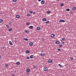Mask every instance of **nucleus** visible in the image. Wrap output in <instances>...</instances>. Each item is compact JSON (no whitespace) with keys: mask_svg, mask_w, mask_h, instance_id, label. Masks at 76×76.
Returning <instances> with one entry per match:
<instances>
[{"mask_svg":"<svg viewBox=\"0 0 76 76\" xmlns=\"http://www.w3.org/2000/svg\"><path fill=\"white\" fill-rule=\"evenodd\" d=\"M58 66H60V68H63V67H64V66H63L61 65L60 64H58Z\"/></svg>","mask_w":76,"mask_h":76,"instance_id":"6","label":"nucleus"},{"mask_svg":"<svg viewBox=\"0 0 76 76\" xmlns=\"http://www.w3.org/2000/svg\"><path fill=\"white\" fill-rule=\"evenodd\" d=\"M41 29V28L40 27H38L37 28V31H39Z\"/></svg>","mask_w":76,"mask_h":76,"instance_id":"8","label":"nucleus"},{"mask_svg":"<svg viewBox=\"0 0 76 76\" xmlns=\"http://www.w3.org/2000/svg\"><path fill=\"white\" fill-rule=\"evenodd\" d=\"M0 15H1V14H2V13L0 12Z\"/></svg>","mask_w":76,"mask_h":76,"instance_id":"50","label":"nucleus"},{"mask_svg":"<svg viewBox=\"0 0 76 76\" xmlns=\"http://www.w3.org/2000/svg\"><path fill=\"white\" fill-rule=\"evenodd\" d=\"M16 18H20V15H16Z\"/></svg>","mask_w":76,"mask_h":76,"instance_id":"15","label":"nucleus"},{"mask_svg":"<svg viewBox=\"0 0 76 76\" xmlns=\"http://www.w3.org/2000/svg\"><path fill=\"white\" fill-rule=\"evenodd\" d=\"M71 14H72V13H73V12H71Z\"/></svg>","mask_w":76,"mask_h":76,"instance_id":"48","label":"nucleus"},{"mask_svg":"<svg viewBox=\"0 0 76 76\" xmlns=\"http://www.w3.org/2000/svg\"><path fill=\"white\" fill-rule=\"evenodd\" d=\"M6 48V47L4 46V47H3V48Z\"/></svg>","mask_w":76,"mask_h":76,"instance_id":"45","label":"nucleus"},{"mask_svg":"<svg viewBox=\"0 0 76 76\" xmlns=\"http://www.w3.org/2000/svg\"><path fill=\"white\" fill-rule=\"evenodd\" d=\"M42 39V41H44V40H45V39Z\"/></svg>","mask_w":76,"mask_h":76,"instance_id":"39","label":"nucleus"},{"mask_svg":"<svg viewBox=\"0 0 76 76\" xmlns=\"http://www.w3.org/2000/svg\"><path fill=\"white\" fill-rule=\"evenodd\" d=\"M50 23V21H48L45 22L46 23Z\"/></svg>","mask_w":76,"mask_h":76,"instance_id":"31","label":"nucleus"},{"mask_svg":"<svg viewBox=\"0 0 76 76\" xmlns=\"http://www.w3.org/2000/svg\"><path fill=\"white\" fill-rule=\"evenodd\" d=\"M61 42H63L62 41V40H61Z\"/></svg>","mask_w":76,"mask_h":76,"instance_id":"52","label":"nucleus"},{"mask_svg":"<svg viewBox=\"0 0 76 76\" xmlns=\"http://www.w3.org/2000/svg\"><path fill=\"white\" fill-rule=\"evenodd\" d=\"M59 47H63V45H59Z\"/></svg>","mask_w":76,"mask_h":76,"instance_id":"32","label":"nucleus"},{"mask_svg":"<svg viewBox=\"0 0 76 76\" xmlns=\"http://www.w3.org/2000/svg\"><path fill=\"white\" fill-rule=\"evenodd\" d=\"M72 9L73 10H75L76 9V7H73L72 8Z\"/></svg>","mask_w":76,"mask_h":76,"instance_id":"19","label":"nucleus"},{"mask_svg":"<svg viewBox=\"0 0 76 76\" xmlns=\"http://www.w3.org/2000/svg\"><path fill=\"white\" fill-rule=\"evenodd\" d=\"M41 56H45V54L44 53H41Z\"/></svg>","mask_w":76,"mask_h":76,"instance_id":"22","label":"nucleus"},{"mask_svg":"<svg viewBox=\"0 0 76 76\" xmlns=\"http://www.w3.org/2000/svg\"><path fill=\"white\" fill-rule=\"evenodd\" d=\"M33 68H34V69H35V68H36V66H33Z\"/></svg>","mask_w":76,"mask_h":76,"instance_id":"36","label":"nucleus"},{"mask_svg":"<svg viewBox=\"0 0 76 76\" xmlns=\"http://www.w3.org/2000/svg\"><path fill=\"white\" fill-rule=\"evenodd\" d=\"M70 59H71V60H73V58H71Z\"/></svg>","mask_w":76,"mask_h":76,"instance_id":"37","label":"nucleus"},{"mask_svg":"<svg viewBox=\"0 0 76 76\" xmlns=\"http://www.w3.org/2000/svg\"><path fill=\"white\" fill-rule=\"evenodd\" d=\"M57 1H60V0H57Z\"/></svg>","mask_w":76,"mask_h":76,"instance_id":"49","label":"nucleus"},{"mask_svg":"<svg viewBox=\"0 0 76 76\" xmlns=\"http://www.w3.org/2000/svg\"><path fill=\"white\" fill-rule=\"evenodd\" d=\"M48 62L49 63H52V62H53V61L51 59H49L48 60Z\"/></svg>","mask_w":76,"mask_h":76,"instance_id":"4","label":"nucleus"},{"mask_svg":"<svg viewBox=\"0 0 76 76\" xmlns=\"http://www.w3.org/2000/svg\"><path fill=\"white\" fill-rule=\"evenodd\" d=\"M17 41H16V40L14 41L15 42H17Z\"/></svg>","mask_w":76,"mask_h":76,"instance_id":"44","label":"nucleus"},{"mask_svg":"<svg viewBox=\"0 0 76 76\" xmlns=\"http://www.w3.org/2000/svg\"><path fill=\"white\" fill-rule=\"evenodd\" d=\"M13 1H14V2H16V1H17V0H13Z\"/></svg>","mask_w":76,"mask_h":76,"instance_id":"38","label":"nucleus"},{"mask_svg":"<svg viewBox=\"0 0 76 76\" xmlns=\"http://www.w3.org/2000/svg\"><path fill=\"white\" fill-rule=\"evenodd\" d=\"M26 53H27V54H28V53H30V51H29V50H27L26 51Z\"/></svg>","mask_w":76,"mask_h":76,"instance_id":"9","label":"nucleus"},{"mask_svg":"<svg viewBox=\"0 0 76 76\" xmlns=\"http://www.w3.org/2000/svg\"><path fill=\"white\" fill-rule=\"evenodd\" d=\"M59 22L63 23L64 22H65L66 21H65L64 20L61 19L60 20Z\"/></svg>","mask_w":76,"mask_h":76,"instance_id":"1","label":"nucleus"},{"mask_svg":"<svg viewBox=\"0 0 76 76\" xmlns=\"http://www.w3.org/2000/svg\"><path fill=\"white\" fill-rule=\"evenodd\" d=\"M29 28L30 29H32L33 28V26H29Z\"/></svg>","mask_w":76,"mask_h":76,"instance_id":"17","label":"nucleus"},{"mask_svg":"<svg viewBox=\"0 0 76 76\" xmlns=\"http://www.w3.org/2000/svg\"><path fill=\"white\" fill-rule=\"evenodd\" d=\"M12 76H15V74H13L12 75Z\"/></svg>","mask_w":76,"mask_h":76,"instance_id":"42","label":"nucleus"},{"mask_svg":"<svg viewBox=\"0 0 76 76\" xmlns=\"http://www.w3.org/2000/svg\"><path fill=\"white\" fill-rule=\"evenodd\" d=\"M26 72L27 73H29V72H30V69H27L26 70Z\"/></svg>","mask_w":76,"mask_h":76,"instance_id":"14","label":"nucleus"},{"mask_svg":"<svg viewBox=\"0 0 76 76\" xmlns=\"http://www.w3.org/2000/svg\"><path fill=\"white\" fill-rule=\"evenodd\" d=\"M62 43L63 44H64V42H62Z\"/></svg>","mask_w":76,"mask_h":76,"instance_id":"40","label":"nucleus"},{"mask_svg":"<svg viewBox=\"0 0 76 76\" xmlns=\"http://www.w3.org/2000/svg\"><path fill=\"white\" fill-rule=\"evenodd\" d=\"M43 70L45 72H47L48 70V68L47 67H45Z\"/></svg>","mask_w":76,"mask_h":76,"instance_id":"2","label":"nucleus"},{"mask_svg":"<svg viewBox=\"0 0 76 76\" xmlns=\"http://www.w3.org/2000/svg\"><path fill=\"white\" fill-rule=\"evenodd\" d=\"M27 59H29V57H27Z\"/></svg>","mask_w":76,"mask_h":76,"instance_id":"41","label":"nucleus"},{"mask_svg":"<svg viewBox=\"0 0 76 76\" xmlns=\"http://www.w3.org/2000/svg\"><path fill=\"white\" fill-rule=\"evenodd\" d=\"M3 22V20L0 19V23H2Z\"/></svg>","mask_w":76,"mask_h":76,"instance_id":"27","label":"nucleus"},{"mask_svg":"<svg viewBox=\"0 0 76 76\" xmlns=\"http://www.w3.org/2000/svg\"><path fill=\"white\" fill-rule=\"evenodd\" d=\"M51 13V12L50 11H47V13Z\"/></svg>","mask_w":76,"mask_h":76,"instance_id":"25","label":"nucleus"},{"mask_svg":"<svg viewBox=\"0 0 76 76\" xmlns=\"http://www.w3.org/2000/svg\"><path fill=\"white\" fill-rule=\"evenodd\" d=\"M47 20V19L45 18H43L42 19V21H43L44 22H45V21H46Z\"/></svg>","mask_w":76,"mask_h":76,"instance_id":"13","label":"nucleus"},{"mask_svg":"<svg viewBox=\"0 0 76 76\" xmlns=\"http://www.w3.org/2000/svg\"><path fill=\"white\" fill-rule=\"evenodd\" d=\"M41 4H45V1L44 0H42L41 1Z\"/></svg>","mask_w":76,"mask_h":76,"instance_id":"3","label":"nucleus"},{"mask_svg":"<svg viewBox=\"0 0 76 76\" xmlns=\"http://www.w3.org/2000/svg\"><path fill=\"white\" fill-rule=\"evenodd\" d=\"M24 40H25V41H28V39L27 38H24Z\"/></svg>","mask_w":76,"mask_h":76,"instance_id":"24","label":"nucleus"},{"mask_svg":"<svg viewBox=\"0 0 76 76\" xmlns=\"http://www.w3.org/2000/svg\"><path fill=\"white\" fill-rule=\"evenodd\" d=\"M9 43L10 45H13V43H12V42H11V41H10L9 42Z\"/></svg>","mask_w":76,"mask_h":76,"instance_id":"11","label":"nucleus"},{"mask_svg":"<svg viewBox=\"0 0 76 76\" xmlns=\"http://www.w3.org/2000/svg\"><path fill=\"white\" fill-rule=\"evenodd\" d=\"M29 44L30 46H32V45H33L34 43L32 42H30L29 43Z\"/></svg>","mask_w":76,"mask_h":76,"instance_id":"5","label":"nucleus"},{"mask_svg":"<svg viewBox=\"0 0 76 76\" xmlns=\"http://www.w3.org/2000/svg\"><path fill=\"white\" fill-rule=\"evenodd\" d=\"M5 67H8L9 66V65H8V64H6L5 65Z\"/></svg>","mask_w":76,"mask_h":76,"instance_id":"28","label":"nucleus"},{"mask_svg":"<svg viewBox=\"0 0 76 76\" xmlns=\"http://www.w3.org/2000/svg\"><path fill=\"white\" fill-rule=\"evenodd\" d=\"M6 26L8 28H9V26L8 25H6Z\"/></svg>","mask_w":76,"mask_h":76,"instance_id":"34","label":"nucleus"},{"mask_svg":"<svg viewBox=\"0 0 76 76\" xmlns=\"http://www.w3.org/2000/svg\"><path fill=\"white\" fill-rule=\"evenodd\" d=\"M34 57V55H32L30 56V58H32Z\"/></svg>","mask_w":76,"mask_h":76,"instance_id":"12","label":"nucleus"},{"mask_svg":"<svg viewBox=\"0 0 76 76\" xmlns=\"http://www.w3.org/2000/svg\"><path fill=\"white\" fill-rule=\"evenodd\" d=\"M16 64H17V65H19L20 64V62L19 61L17 62L16 63Z\"/></svg>","mask_w":76,"mask_h":76,"instance_id":"16","label":"nucleus"},{"mask_svg":"<svg viewBox=\"0 0 76 76\" xmlns=\"http://www.w3.org/2000/svg\"><path fill=\"white\" fill-rule=\"evenodd\" d=\"M25 32H26V33H27V34H29V31H28L27 30H25Z\"/></svg>","mask_w":76,"mask_h":76,"instance_id":"10","label":"nucleus"},{"mask_svg":"<svg viewBox=\"0 0 76 76\" xmlns=\"http://www.w3.org/2000/svg\"><path fill=\"white\" fill-rule=\"evenodd\" d=\"M60 6H61L62 7V6H64V4L63 3L61 4Z\"/></svg>","mask_w":76,"mask_h":76,"instance_id":"23","label":"nucleus"},{"mask_svg":"<svg viewBox=\"0 0 76 76\" xmlns=\"http://www.w3.org/2000/svg\"><path fill=\"white\" fill-rule=\"evenodd\" d=\"M38 1H41V0H38Z\"/></svg>","mask_w":76,"mask_h":76,"instance_id":"46","label":"nucleus"},{"mask_svg":"<svg viewBox=\"0 0 76 76\" xmlns=\"http://www.w3.org/2000/svg\"><path fill=\"white\" fill-rule=\"evenodd\" d=\"M42 53H44V52H42Z\"/></svg>","mask_w":76,"mask_h":76,"instance_id":"53","label":"nucleus"},{"mask_svg":"<svg viewBox=\"0 0 76 76\" xmlns=\"http://www.w3.org/2000/svg\"><path fill=\"white\" fill-rule=\"evenodd\" d=\"M55 35H54V34H51L50 37H51V38H53L54 37H55Z\"/></svg>","mask_w":76,"mask_h":76,"instance_id":"7","label":"nucleus"},{"mask_svg":"<svg viewBox=\"0 0 76 76\" xmlns=\"http://www.w3.org/2000/svg\"><path fill=\"white\" fill-rule=\"evenodd\" d=\"M9 24L10 25H11V23H9Z\"/></svg>","mask_w":76,"mask_h":76,"instance_id":"51","label":"nucleus"},{"mask_svg":"<svg viewBox=\"0 0 76 76\" xmlns=\"http://www.w3.org/2000/svg\"><path fill=\"white\" fill-rule=\"evenodd\" d=\"M0 59H1V55H0Z\"/></svg>","mask_w":76,"mask_h":76,"instance_id":"43","label":"nucleus"},{"mask_svg":"<svg viewBox=\"0 0 76 76\" xmlns=\"http://www.w3.org/2000/svg\"><path fill=\"white\" fill-rule=\"evenodd\" d=\"M56 44H59V42L58 41H56Z\"/></svg>","mask_w":76,"mask_h":76,"instance_id":"21","label":"nucleus"},{"mask_svg":"<svg viewBox=\"0 0 76 76\" xmlns=\"http://www.w3.org/2000/svg\"><path fill=\"white\" fill-rule=\"evenodd\" d=\"M66 11H67V12H69V11H70V9L68 8L66 9Z\"/></svg>","mask_w":76,"mask_h":76,"instance_id":"20","label":"nucleus"},{"mask_svg":"<svg viewBox=\"0 0 76 76\" xmlns=\"http://www.w3.org/2000/svg\"><path fill=\"white\" fill-rule=\"evenodd\" d=\"M27 16H31V14H27Z\"/></svg>","mask_w":76,"mask_h":76,"instance_id":"26","label":"nucleus"},{"mask_svg":"<svg viewBox=\"0 0 76 76\" xmlns=\"http://www.w3.org/2000/svg\"><path fill=\"white\" fill-rule=\"evenodd\" d=\"M58 51H61V49L58 48Z\"/></svg>","mask_w":76,"mask_h":76,"instance_id":"29","label":"nucleus"},{"mask_svg":"<svg viewBox=\"0 0 76 76\" xmlns=\"http://www.w3.org/2000/svg\"><path fill=\"white\" fill-rule=\"evenodd\" d=\"M33 14H35V12H33Z\"/></svg>","mask_w":76,"mask_h":76,"instance_id":"47","label":"nucleus"},{"mask_svg":"<svg viewBox=\"0 0 76 76\" xmlns=\"http://www.w3.org/2000/svg\"><path fill=\"white\" fill-rule=\"evenodd\" d=\"M29 23H27L26 25H29Z\"/></svg>","mask_w":76,"mask_h":76,"instance_id":"35","label":"nucleus"},{"mask_svg":"<svg viewBox=\"0 0 76 76\" xmlns=\"http://www.w3.org/2000/svg\"><path fill=\"white\" fill-rule=\"evenodd\" d=\"M29 12L30 13H33V11H30Z\"/></svg>","mask_w":76,"mask_h":76,"instance_id":"30","label":"nucleus"},{"mask_svg":"<svg viewBox=\"0 0 76 76\" xmlns=\"http://www.w3.org/2000/svg\"><path fill=\"white\" fill-rule=\"evenodd\" d=\"M62 40L63 41H65V38L64 37H63L62 38Z\"/></svg>","mask_w":76,"mask_h":76,"instance_id":"33","label":"nucleus"},{"mask_svg":"<svg viewBox=\"0 0 76 76\" xmlns=\"http://www.w3.org/2000/svg\"><path fill=\"white\" fill-rule=\"evenodd\" d=\"M12 31V28H10L9 30H8V31L9 32H10V31Z\"/></svg>","mask_w":76,"mask_h":76,"instance_id":"18","label":"nucleus"}]
</instances>
